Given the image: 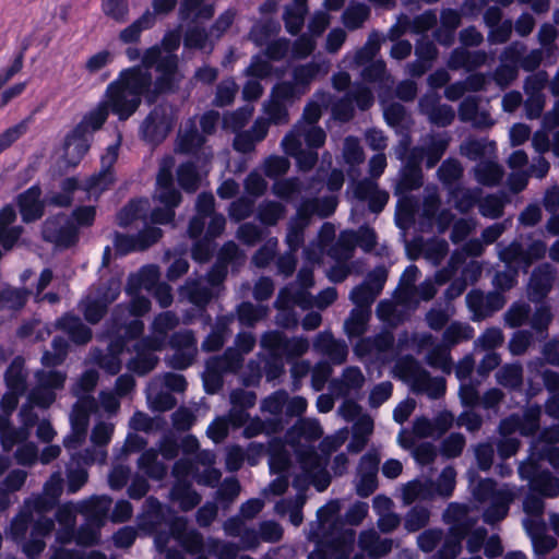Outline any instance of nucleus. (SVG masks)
<instances>
[{
  "instance_id": "f257e3e1",
  "label": "nucleus",
  "mask_w": 559,
  "mask_h": 559,
  "mask_svg": "<svg viewBox=\"0 0 559 559\" xmlns=\"http://www.w3.org/2000/svg\"><path fill=\"white\" fill-rule=\"evenodd\" d=\"M151 81L152 78L146 68L126 69L107 86L103 103L120 120H126L138 110L142 96L151 86Z\"/></svg>"
},
{
  "instance_id": "f03ea898",
  "label": "nucleus",
  "mask_w": 559,
  "mask_h": 559,
  "mask_svg": "<svg viewBox=\"0 0 559 559\" xmlns=\"http://www.w3.org/2000/svg\"><path fill=\"white\" fill-rule=\"evenodd\" d=\"M325 139L326 134L322 128L297 122L284 136L281 146L286 154L296 158L300 169L309 170L318 160V153L314 150L323 146Z\"/></svg>"
},
{
  "instance_id": "7ed1b4c3",
  "label": "nucleus",
  "mask_w": 559,
  "mask_h": 559,
  "mask_svg": "<svg viewBox=\"0 0 559 559\" xmlns=\"http://www.w3.org/2000/svg\"><path fill=\"white\" fill-rule=\"evenodd\" d=\"M179 32H170L165 35L162 47H151L142 56L144 68L148 69L156 66V70L160 73L156 82V90L158 92L170 88L176 79L177 58L173 51L179 47Z\"/></svg>"
},
{
  "instance_id": "20e7f679",
  "label": "nucleus",
  "mask_w": 559,
  "mask_h": 559,
  "mask_svg": "<svg viewBox=\"0 0 559 559\" xmlns=\"http://www.w3.org/2000/svg\"><path fill=\"white\" fill-rule=\"evenodd\" d=\"M298 285L300 286L299 289L292 292L290 288H286L280 293L277 300L278 307H288L292 301L302 308L316 306L323 309L330 306L337 297L335 288L329 287L322 290L316 298H312L307 292V288L313 285L312 271L308 269L300 270L298 274Z\"/></svg>"
},
{
  "instance_id": "39448f33",
  "label": "nucleus",
  "mask_w": 559,
  "mask_h": 559,
  "mask_svg": "<svg viewBox=\"0 0 559 559\" xmlns=\"http://www.w3.org/2000/svg\"><path fill=\"white\" fill-rule=\"evenodd\" d=\"M174 166L173 158H165L156 178V189L154 200L158 201L164 207L156 209L152 213V221L158 224H165L173 219L174 207L180 202V193L175 189L173 183L171 168Z\"/></svg>"
},
{
  "instance_id": "423d86ee",
  "label": "nucleus",
  "mask_w": 559,
  "mask_h": 559,
  "mask_svg": "<svg viewBox=\"0 0 559 559\" xmlns=\"http://www.w3.org/2000/svg\"><path fill=\"white\" fill-rule=\"evenodd\" d=\"M394 372L409 384L415 392L425 393L431 399H438L444 393V380L442 378H431L413 358L401 359L395 365Z\"/></svg>"
},
{
  "instance_id": "0eeeda50",
  "label": "nucleus",
  "mask_w": 559,
  "mask_h": 559,
  "mask_svg": "<svg viewBox=\"0 0 559 559\" xmlns=\"http://www.w3.org/2000/svg\"><path fill=\"white\" fill-rule=\"evenodd\" d=\"M255 340L251 334H239L236 342V349L226 352L222 359H212L207 362L206 372L204 374V383L209 392H215L219 386L218 370L235 371L242 361V354L251 352L254 347Z\"/></svg>"
},
{
  "instance_id": "6e6552de",
  "label": "nucleus",
  "mask_w": 559,
  "mask_h": 559,
  "mask_svg": "<svg viewBox=\"0 0 559 559\" xmlns=\"http://www.w3.org/2000/svg\"><path fill=\"white\" fill-rule=\"evenodd\" d=\"M474 493L479 501H488L490 504L484 514L487 523H495L503 519L508 513L510 502L514 499V492L509 486L497 487L491 479L480 481Z\"/></svg>"
},
{
  "instance_id": "1a4fd4ad",
  "label": "nucleus",
  "mask_w": 559,
  "mask_h": 559,
  "mask_svg": "<svg viewBox=\"0 0 559 559\" xmlns=\"http://www.w3.org/2000/svg\"><path fill=\"white\" fill-rule=\"evenodd\" d=\"M335 206L336 201L334 198H326L322 201L311 200L301 204L296 217L289 222L286 236V241L292 252L296 251L302 242V229L308 224L309 217L312 214H317L320 217L329 216L333 213Z\"/></svg>"
},
{
  "instance_id": "9d476101",
  "label": "nucleus",
  "mask_w": 559,
  "mask_h": 559,
  "mask_svg": "<svg viewBox=\"0 0 559 559\" xmlns=\"http://www.w3.org/2000/svg\"><path fill=\"white\" fill-rule=\"evenodd\" d=\"M299 462L304 475L302 477H297L296 486L302 487L311 483L319 491L324 490L330 483L328 473L325 472V461L312 450H306L299 452Z\"/></svg>"
},
{
  "instance_id": "9b49d317",
  "label": "nucleus",
  "mask_w": 559,
  "mask_h": 559,
  "mask_svg": "<svg viewBox=\"0 0 559 559\" xmlns=\"http://www.w3.org/2000/svg\"><path fill=\"white\" fill-rule=\"evenodd\" d=\"M263 348L267 349L274 357H294L304 355L308 348L309 343L306 338L296 337L286 340L278 332L265 333L261 340Z\"/></svg>"
},
{
  "instance_id": "f8f14e48",
  "label": "nucleus",
  "mask_w": 559,
  "mask_h": 559,
  "mask_svg": "<svg viewBox=\"0 0 559 559\" xmlns=\"http://www.w3.org/2000/svg\"><path fill=\"white\" fill-rule=\"evenodd\" d=\"M177 0H153L152 7L154 15L169 13L176 7ZM213 7L206 4L203 0H183L181 14L185 19L192 21L207 20L213 15Z\"/></svg>"
},
{
  "instance_id": "ddd939ff",
  "label": "nucleus",
  "mask_w": 559,
  "mask_h": 559,
  "mask_svg": "<svg viewBox=\"0 0 559 559\" xmlns=\"http://www.w3.org/2000/svg\"><path fill=\"white\" fill-rule=\"evenodd\" d=\"M174 110L169 106H157L143 123V133L152 142H157L168 134L174 122Z\"/></svg>"
},
{
  "instance_id": "4468645a",
  "label": "nucleus",
  "mask_w": 559,
  "mask_h": 559,
  "mask_svg": "<svg viewBox=\"0 0 559 559\" xmlns=\"http://www.w3.org/2000/svg\"><path fill=\"white\" fill-rule=\"evenodd\" d=\"M121 283L117 278H111L108 282L107 288L105 292L99 293L95 297H87L83 304V311L85 314V319L91 323H96L104 316L106 307L108 304L116 300L120 293Z\"/></svg>"
},
{
  "instance_id": "2eb2a0df",
  "label": "nucleus",
  "mask_w": 559,
  "mask_h": 559,
  "mask_svg": "<svg viewBox=\"0 0 559 559\" xmlns=\"http://www.w3.org/2000/svg\"><path fill=\"white\" fill-rule=\"evenodd\" d=\"M37 385L29 395L31 403L40 406L48 407L55 401L53 389L61 388L66 380V377L59 372H38Z\"/></svg>"
},
{
  "instance_id": "dca6fc26",
  "label": "nucleus",
  "mask_w": 559,
  "mask_h": 559,
  "mask_svg": "<svg viewBox=\"0 0 559 559\" xmlns=\"http://www.w3.org/2000/svg\"><path fill=\"white\" fill-rule=\"evenodd\" d=\"M91 140L74 128L64 139L58 152V159L63 167L78 165L90 148Z\"/></svg>"
},
{
  "instance_id": "f3484780",
  "label": "nucleus",
  "mask_w": 559,
  "mask_h": 559,
  "mask_svg": "<svg viewBox=\"0 0 559 559\" xmlns=\"http://www.w3.org/2000/svg\"><path fill=\"white\" fill-rule=\"evenodd\" d=\"M120 143L121 136L118 135L115 143L110 144L106 148V152L102 155L100 163L103 171L98 176L92 177L86 186V189L91 195H98L112 182V176L109 173V169L118 158Z\"/></svg>"
},
{
  "instance_id": "a211bd4d",
  "label": "nucleus",
  "mask_w": 559,
  "mask_h": 559,
  "mask_svg": "<svg viewBox=\"0 0 559 559\" xmlns=\"http://www.w3.org/2000/svg\"><path fill=\"white\" fill-rule=\"evenodd\" d=\"M171 345L176 353L170 358V366L177 369L190 366L197 353L195 340L192 333L185 331L174 335Z\"/></svg>"
},
{
  "instance_id": "6ab92c4d",
  "label": "nucleus",
  "mask_w": 559,
  "mask_h": 559,
  "mask_svg": "<svg viewBox=\"0 0 559 559\" xmlns=\"http://www.w3.org/2000/svg\"><path fill=\"white\" fill-rule=\"evenodd\" d=\"M534 455L530 459L528 463L520 465V474L523 478H532V487L534 490L539 491L544 496L555 497L559 495V480L550 476L549 473L543 472L538 475L535 474Z\"/></svg>"
},
{
  "instance_id": "aec40b11",
  "label": "nucleus",
  "mask_w": 559,
  "mask_h": 559,
  "mask_svg": "<svg viewBox=\"0 0 559 559\" xmlns=\"http://www.w3.org/2000/svg\"><path fill=\"white\" fill-rule=\"evenodd\" d=\"M540 411L537 407L528 408L523 418L511 416L500 425L501 433L512 435L519 431L523 436L532 435L538 428V418Z\"/></svg>"
},
{
  "instance_id": "412c9836",
  "label": "nucleus",
  "mask_w": 559,
  "mask_h": 559,
  "mask_svg": "<svg viewBox=\"0 0 559 559\" xmlns=\"http://www.w3.org/2000/svg\"><path fill=\"white\" fill-rule=\"evenodd\" d=\"M62 490V478L59 473L52 474L45 484L44 493L27 501V509H34L36 513L50 510Z\"/></svg>"
},
{
  "instance_id": "4be33fe9",
  "label": "nucleus",
  "mask_w": 559,
  "mask_h": 559,
  "mask_svg": "<svg viewBox=\"0 0 559 559\" xmlns=\"http://www.w3.org/2000/svg\"><path fill=\"white\" fill-rule=\"evenodd\" d=\"M53 521L47 518H39L34 523L31 538L24 544L23 550L29 559H34L41 554L46 547L44 538L53 530Z\"/></svg>"
},
{
  "instance_id": "5701e85b",
  "label": "nucleus",
  "mask_w": 559,
  "mask_h": 559,
  "mask_svg": "<svg viewBox=\"0 0 559 559\" xmlns=\"http://www.w3.org/2000/svg\"><path fill=\"white\" fill-rule=\"evenodd\" d=\"M71 433L64 439L69 450L78 448L85 439L88 426V411L84 403L76 404L71 414Z\"/></svg>"
},
{
  "instance_id": "b1692460",
  "label": "nucleus",
  "mask_w": 559,
  "mask_h": 559,
  "mask_svg": "<svg viewBox=\"0 0 559 559\" xmlns=\"http://www.w3.org/2000/svg\"><path fill=\"white\" fill-rule=\"evenodd\" d=\"M112 432L114 426L111 424L99 423L95 426L91 436L94 450L93 452H86V455L83 457L84 463L105 462L107 452L104 447L109 442Z\"/></svg>"
},
{
  "instance_id": "393cba45",
  "label": "nucleus",
  "mask_w": 559,
  "mask_h": 559,
  "mask_svg": "<svg viewBox=\"0 0 559 559\" xmlns=\"http://www.w3.org/2000/svg\"><path fill=\"white\" fill-rule=\"evenodd\" d=\"M64 223L66 219L63 217L48 219L43 230L45 239L64 247L73 243L76 236L75 230L72 226H66Z\"/></svg>"
},
{
  "instance_id": "a878e982",
  "label": "nucleus",
  "mask_w": 559,
  "mask_h": 559,
  "mask_svg": "<svg viewBox=\"0 0 559 559\" xmlns=\"http://www.w3.org/2000/svg\"><path fill=\"white\" fill-rule=\"evenodd\" d=\"M393 540L381 538L373 530L365 531L359 536V547L371 558H380L392 549Z\"/></svg>"
},
{
  "instance_id": "bb28decb",
  "label": "nucleus",
  "mask_w": 559,
  "mask_h": 559,
  "mask_svg": "<svg viewBox=\"0 0 559 559\" xmlns=\"http://www.w3.org/2000/svg\"><path fill=\"white\" fill-rule=\"evenodd\" d=\"M19 206L25 222L38 219L43 215L44 204L40 201V190L32 187L19 197Z\"/></svg>"
},
{
  "instance_id": "cd10ccee",
  "label": "nucleus",
  "mask_w": 559,
  "mask_h": 559,
  "mask_svg": "<svg viewBox=\"0 0 559 559\" xmlns=\"http://www.w3.org/2000/svg\"><path fill=\"white\" fill-rule=\"evenodd\" d=\"M81 508L82 503H66L59 507L57 512V520L61 525V530L57 533V539L59 543L67 544L72 540L75 514L81 513Z\"/></svg>"
},
{
  "instance_id": "c85d7f7f",
  "label": "nucleus",
  "mask_w": 559,
  "mask_h": 559,
  "mask_svg": "<svg viewBox=\"0 0 559 559\" xmlns=\"http://www.w3.org/2000/svg\"><path fill=\"white\" fill-rule=\"evenodd\" d=\"M158 280V269L153 265L145 266L140 272L130 275L127 293L132 296L142 288L148 292H153L154 288L159 284Z\"/></svg>"
},
{
  "instance_id": "c756f323",
  "label": "nucleus",
  "mask_w": 559,
  "mask_h": 559,
  "mask_svg": "<svg viewBox=\"0 0 559 559\" xmlns=\"http://www.w3.org/2000/svg\"><path fill=\"white\" fill-rule=\"evenodd\" d=\"M354 192L358 199L368 200L370 210L373 212H380L389 200L388 192L379 190L372 181L357 183Z\"/></svg>"
},
{
  "instance_id": "7c9ffc66",
  "label": "nucleus",
  "mask_w": 559,
  "mask_h": 559,
  "mask_svg": "<svg viewBox=\"0 0 559 559\" xmlns=\"http://www.w3.org/2000/svg\"><path fill=\"white\" fill-rule=\"evenodd\" d=\"M154 25L155 15L150 10H146L140 17L120 31L118 35L119 40L123 44L138 43L142 32L152 28Z\"/></svg>"
},
{
  "instance_id": "2f4dec72",
  "label": "nucleus",
  "mask_w": 559,
  "mask_h": 559,
  "mask_svg": "<svg viewBox=\"0 0 559 559\" xmlns=\"http://www.w3.org/2000/svg\"><path fill=\"white\" fill-rule=\"evenodd\" d=\"M109 109L103 100L84 116L82 121L75 127L78 132L83 133L87 139H92L95 131L102 128L108 117Z\"/></svg>"
},
{
  "instance_id": "473e14b6",
  "label": "nucleus",
  "mask_w": 559,
  "mask_h": 559,
  "mask_svg": "<svg viewBox=\"0 0 559 559\" xmlns=\"http://www.w3.org/2000/svg\"><path fill=\"white\" fill-rule=\"evenodd\" d=\"M21 415L23 416L24 427L19 429L9 427L0 435L1 444L5 451H10L15 444L25 441L29 436L28 429L34 425V419L28 416L25 407L21 411Z\"/></svg>"
},
{
  "instance_id": "72a5a7b5",
  "label": "nucleus",
  "mask_w": 559,
  "mask_h": 559,
  "mask_svg": "<svg viewBox=\"0 0 559 559\" xmlns=\"http://www.w3.org/2000/svg\"><path fill=\"white\" fill-rule=\"evenodd\" d=\"M365 383L360 369L348 367L344 370L342 379L332 383V390L340 396H346L352 391L359 390Z\"/></svg>"
},
{
  "instance_id": "f704fd0d",
  "label": "nucleus",
  "mask_w": 559,
  "mask_h": 559,
  "mask_svg": "<svg viewBox=\"0 0 559 559\" xmlns=\"http://www.w3.org/2000/svg\"><path fill=\"white\" fill-rule=\"evenodd\" d=\"M420 107L428 116L429 120L438 126L444 127L450 124L454 119V111L447 105L436 104L432 97H426L421 100Z\"/></svg>"
},
{
  "instance_id": "c9c22d12",
  "label": "nucleus",
  "mask_w": 559,
  "mask_h": 559,
  "mask_svg": "<svg viewBox=\"0 0 559 559\" xmlns=\"http://www.w3.org/2000/svg\"><path fill=\"white\" fill-rule=\"evenodd\" d=\"M468 308L473 311L475 319H481L489 314L490 311L486 309V304L493 302L491 311L500 309L503 306V300L500 296L485 297L479 292H471L466 296Z\"/></svg>"
},
{
  "instance_id": "e433bc0d",
  "label": "nucleus",
  "mask_w": 559,
  "mask_h": 559,
  "mask_svg": "<svg viewBox=\"0 0 559 559\" xmlns=\"http://www.w3.org/2000/svg\"><path fill=\"white\" fill-rule=\"evenodd\" d=\"M307 0H294L293 4L285 9L283 19L288 33L297 34L302 25L307 13Z\"/></svg>"
},
{
  "instance_id": "4c0bfd02",
  "label": "nucleus",
  "mask_w": 559,
  "mask_h": 559,
  "mask_svg": "<svg viewBox=\"0 0 559 559\" xmlns=\"http://www.w3.org/2000/svg\"><path fill=\"white\" fill-rule=\"evenodd\" d=\"M322 433L323 431L317 420L302 419L294 426L293 431L289 435V442L295 447L294 435L298 436V443H301V440H305L306 442L318 440L321 438Z\"/></svg>"
},
{
  "instance_id": "58836bf2",
  "label": "nucleus",
  "mask_w": 559,
  "mask_h": 559,
  "mask_svg": "<svg viewBox=\"0 0 559 559\" xmlns=\"http://www.w3.org/2000/svg\"><path fill=\"white\" fill-rule=\"evenodd\" d=\"M111 507V499L108 497H96L82 502L81 513L86 514L88 520L100 524Z\"/></svg>"
},
{
  "instance_id": "ea45409f",
  "label": "nucleus",
  "mask_w": 559,
  "mask_h": 559,
  "mask_svg": "<svg viewBox=\"0 0 559 559\" xmlns=\"http://www.w3.org/2000/svg\"><path fill=\"white\" fill-rule=\"evenodd\" d=\"M173 535L190 552H197L202 547L200 535L194 531H187L186 522L181 519L174 524Z\"/></svg>"
},
{
  "instance_id": "a19ab883",
  "label": "nucleus",
  "mask_w": 559,
  "mask_h": 559,
  "mask_svg": "<svg viewBox=\"0 0 559 559\" xmlns=\"http://www.w3.org/2000/svg\"><path fill=\"white\" fill-rule=\"evenodd\" d=\"M474 174L479 183L495 186L502 179L503 170L495 162L487 160L477 164Z\"/></svg>"
},
{
  "instance_id": "79ce46f5",
  "label": "nucleus",
  "mask_w": 559,
  "mask_h": 559,
  "mask_svg": "<svg viewBox=\"0 0 559 559\" xmlns=\"http://www.w3.org/2000/svg\"><path fill=\"white\" fill-rule=\"evenodd\" d=\"M58 324L64 330L75 343H86L91 338V331L84 326L80 319L73 316H66L58 321Z\"/></svg>"
},
{
  "instance_id": "37998d69",
  "label": "nucleus",
  "mask_w": 559,
  "mask_h": 559,
  "mask_svg": "<svg viewBox=\"0 0 559 559\" xmlns=\"http://www.w3.org/2000/svg\"><path fill=\"white\" fill-rule=\"evenodd\" d=\"M448 142L443 139H432L427 151L424 148H415L413 152L414 164L417 163L418 158H423L424 155L427 156V167H433L441 156L443 155L447 148Z\"/></svg>"
},
{
  "instance_id": "c03bdc74",
  "label": "nucleus",
  "mask_w": 559,
  "mask_h": 559,
  "mask_svg": "<svg viewBox=\"0 0 559 559\" xmlns=\"http://www.w3.org/2000/svg\"><path fill=\"white\" fill-rule=\"evenodd\" d=\"M370 14L369 8L357 3L349 5L343 13L342 21L348 29H356L362 26Z\"/></svg>"
},
{
  "instance_id": "a18cd8bd",
  "label": "nucleus",
  "mask_w": 559,
  "mask_h": 559,
  "mask_svg": "<svg viewBox=\"0 0 559 559\" xmlns=\"http://www.w3.org/2000/svg\"><path fill=\"white\" fill-rule=\"evenodd\" d=\"M487 59V55L485 52H475L471 53L466 50H455L451 59L449 61V66L453 69H459L462 67L465 68H475L483 63H485Z\"/></svg>"
},
{
  "instance_id": "49530a36",
  "label": "nucleus",
  "mask_w": 559,
  "mask_h": 559,
  "mask_svg": "<svg viewBox=\"0 0 559 559\" xmlns=\"http://www.w3.org/2000/svg\"><path fill=\"white\" fill-rule=\"evenodd\" d=\"M285 214V206L275 201H264L258 207V217L264 225H275Z\"/></svg>"
},
{
  "instance_id": "de8ad7c7",
  "label": "nucleus",
  "mask_w": 559,
  "mask_h": 559,
  "mask_svg": "<svg viewBox=\"0 0 559 559\" xmlns=\"http://www.w3.org/2000/svg\"><path fill=\"white\" fill-rule=\"evenodd\" d=\"M495 151V144L484 140H467L461 145V153L469 159L489 156Z\"/></svg>"
},
{
  "instance_id": "09e8293b",
  "label": "nucleus",
  "mask_w": 559,
  "mask_h": 559,
  "mask_svg": "<svg viewBox=\"0 0 559 559\" xmlns=\"http://www.w3.org/2000/svg\"><path fill=\"white\" fill-rule=\"evenodd\" d=\"M370 313L365 308H356L345 322V330L349 336H359L366 331Z\"/></svg>"
},
{
  "instance_id": "8fccbe9b",
  "label": "nucleus",
  "mask_w": 559,
  "mask_h": 559,
  "mask_svg": "<svg viewBox=\"0 0 559 559\" xmlns=\"http://www.w3.org/2000/svg\"><path fill=\"white\" fill-rule=\"evenodd\" d=\"M472 337L473 329L468 324L461 322L451 323L443 333V341L448 346H453Z\"/></svg>"
},
{
  "instance_id": "3c124183",
  "label": "nucleus",
  "mask_w": 559,
  "mask_h": 559,
  "mask_svg": "<svg viewBox=\"0 0 559 559\" xmlns=\"http://www.w3.org/2000/svg\"><path fill=\"white\" fill-rule=\"evenodd\" d=\"M102 11L107 17L123 23L129 16V4L127 0H103Z\"/></svg>"
},
{
  "instance_id": "603ef678",
  "label": "nucleus",
  "mask_w": 559,
  "mask_h": 559,
  "mask_svg": "<svg viewBox=\"0 0 559 559\" xmlns=\"http://www.w3.org/2000/svg\"><path fill=\"white\" fill-rule=\"evenodd\" d=\"M24 361L21 358H15L5 373L7 386L10 390L24 391L25 390V374L23 372Z\"/></svg>"
},
{
  "instance_id": "864d4df0",
  "label": "nucleus",
  "mask_w": 559,
  "mask_h": 559,
  "mask_svg": "<svg viewBox=\"0 0 559 559\" xmlns=\"http://www.w3.org/2000/svg\"><path fill=\"white\" fill-rule=\"evenodd\" d=\"M357 246V234L354 231H343L337 241V248L332 252V255L338 260H347L352 257V252Z\"/></svg>"
},
{
  "instance_id": "5fc2aeb1",
  "label": "nucleus",
  "mask_w": 559,
  "mask_h": 559,
  "mask_svg": "<svg viewBox=\"0 0 559 559\" xmlns=\"http://www.w3.org/2000/svg\"><path fill=\"white\" fill-rule=\"evenodd\" d=\"M479 191L464 188H456L451 192L452 201L461 212L471 210L478 200Z\"/></svg>"
},
{
  "instance_id": "6e6d98bb",
  "label": "nucleus",
  "mask_w": 559,
  "mask_h": 559,
  "mask_svg": "<svg viewBox=\"0 0 559 559\" xmlns=\"http://www.w3.org/2000/svg\"><path fill=\"white\" fill-rule=\"evenodd\" d=\"M380 43L379 35L371 34L365 46L355 53L354 63L359 67L370 61L380 50Z\"/></svg>"
},
{
  "instance_id": "4d7b16f0",
  "label": "nucleus",
  "mask_w": 559,
  "mask_h": 559,
  "mask_svg": "<svg viewBox=\"0 0 559 559\" xmlns=\"http://www.w3.org/2000/svg\"><path fill=\"white\" fill-rule=\"evenodd\" d=\"M157 453L154 450L145 451L139 459V466L153 478H162L165 474V467L156 462Z\"/></svg>"
},
{
  "instance_id": "13d9d810",
  "label": "nucleus",
  "mask_w": 559,
  "mask_h": 559,
  "mask_svg": "<svg viewBox=\"0 0 559 559\" xmlns=\"http://www.w3.org/2000/svg\"><path fill=\"white\" fill-rule=\"evenodd\" d=\"M178 181L182 189L192 192L199 186L200 175L192 164H183L178 169Z\"/></svg>"
},
{
  "instance_id": "bf43d9fd",
  "label": "nucleus",
  "mask_w": 559,
  "mask_h": 559,
  "mask_svg": "<svg viewBox=\"0 0 559 559\" xmlns=\"http://www.w3.org/2000/svg\"><path fill=\"white\" fill-rule=\"evenodd\" d=\"M300 189V183L298 179L295 178L277 180L272 186L273 194L287 201L292 200L296 194H298Z\"/></svg>"
},
{
  "instance_id": "052dcab7",
  "label": "nucleus",
  "mask_w": 559,
  "mask_h": 559,
  "mask_svg": "<svg viewBox=\"0 0 559 559\" xmlns=\"http://www.w3.org/2000/svg\"><path fill=\"white\" fill-rule=\"evenodd\" d=\"M290 167L288 158L283 156H270L263 163L264 174L270 178L285 175Z\"/></svg>"
},
{
  "instance_id": "680f3d73",
  "label": "nucleus",
  "mask_w": 559,
  "mask_h": 559,
  "mask_svg": "<svg viewBox=\"0 0 559 559\" xmlns=\"http://www.w3.org/2000/svg\"><path fill=\"white\" fill-rule=\"evenodd\" d=\"M147 401L153 411L165 412L173 408L176 404L169 393L156 392L153 386L148 388Z\"/></svg>"
},
{
  "instance_id": "e2e57ef3",
  "label": "nucleus",
  "mask_w": 559,
  "mask_h": 559,
  "mask_svg": "<svg viewBox=\"0 0 559 559\" xmlns=\"http://www.w3.org/2000/svg\"><path fill=\"white\" fill-rule=\"evenodd\" d=\"M499 255L501 260L507 264L516 263L519 265H523L524 267L531 265V259H528L527 254H525L519 243H511L501 250Z\"/></svg>"
},
{
  "instance_id": "0e129e2a",
  "label": "nucleus",
  "mask_w": 559,
  "mask_h": 559,
  "mask_svg": "<svg viewBox=\"0 0 559 559\" xmlns=\"http://www.w3.org/2000/svg\"><path fill=\"white\" fill-rule=\"evenodd\" d=\"M429 521V512L425 508H413L406 515L404 526L408 532H416L426 526Z\"/></svg>"
},
{
  "instance_id": "69168bd1",
  "label": "nucleus",
  "mask_w": 559,
  "mask_h": 559,
  "mask_svg": "<svg viewBox=\"0 0 559 559\" xmlns=\"http://www.w3.org/2000/svg\"><path fill=\"white\" fill-rule=\"evenodd\" d=\"M427 362L435 367L439 368L444 372H450L451 370V359L449 348L443 346H436L428 355Z\"/></svg>"
},
{
  "instance_id": "338daca9",
  "label": "nucleus",
  "mask_w": 559,
  "mask_h": 559,
  "mask_svg": "<svg viewBox=\"0 0 559 559\" xmlns=\"http://www.w3.org/2000/svg\"><path fill=\"white\" fill-rule=\"evenodd\" d=\"M147 209L146 201H136L131 202L129 205L123 207L118 214V222L121 226H127L132 223L134 219L139 218L142 213H144Z\"/></svg>"
},
{
  "instance_id": "774afa93",
  "label": "nucleus",
  "mask_w": 559,
  "mask_h": 559,
  "mask_svg": "<svg viewBox=\"0 0 559 559\" xmlns=\"http://www.w3.org/2000/svg\"><path fill=\"white\" fill-rule=\"evenodd\" d=\"M183 294L197 306L205 305L211 298L210 290L198 282L188 283L183 287Z\"/></svg>"
}]
</instances>
